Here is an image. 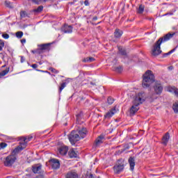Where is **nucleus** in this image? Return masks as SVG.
<instances>
[{
	"label": "nucleus",
	"instance_id": "obj_1",
	"mask_svg": "<svg viewBox=\"0 0 178 178\" xmlns=\"http://www.w3.org/2000/svg\"><path fill=\"white\" fill-rule=\"evenodd\" d=\"M145 102V93L139 92L135 95L130 108L129 113L131 116H134L140 110V105Z\"/></svg>",
	"mask_w": 178,
	"mask_h": 178
},
{
	"label": "nucleus",
	"instance_id": "obj_2",
	"mask_svg": "<svg viewBox=\"0 0 178 178\" xmlns=\"http://www.w3.org/2000/svg\"><path fill=\"white\" fill-rule=\"evenodd\" d=\"M87 128H81L77 131H72L71 134L68 136L70 143L72 145H74L77 141H80L81 138H85L87 136Z\"/></svg>",
	"mask_w": 178,
	"mask_h": 178
},
{
	"label": "nucleus",
	"instance_id": "obj_3",
	"mask_svg": "<svg viewBox=\"0 0 178 178\" xmlns=\"http://www.w3.org/2000/svg\"><path fill=\"white\" fill-rule=\"evenodd\" d=\"M155 81V76L152 73V71L147 70L145 74L143 75V80L142 83V86L143 88H148L152 83Z\"/></svg>",
	"mask_w": 178,
	"mask_h": 178
},
{
	"label": "nucleus",
	"instance_id": "obj_4",
	"mask_svg": "<svg viewBox=\"0 0 178 178\" xmlns=\"http://www.w3.org/2000/svg\"><path fill=\"white\" fill-rule=\"evenodd\" d=\"M32 139H33V136H31L21 137L19 138L20 140L19 145L13 150V154H17V152H20V151H22V149H24V148L27 147V143H29V141H31Z\"/></svg>",
	"mask_w": 178,
	"mask_h": 178
},
{
	"label": "nucleus",
	"instance_id": "obj_5",
	"mask_svg": "<svg viewBox=\"0 0 178 178\" xmlns=\"http://www.w3.org/2000/svg\"><path fill=\"white\" fill-rule=\"evenodd\" d=\"M38 49L35 50H33V54H38V55H41V54H44V52H47V51H49L51 49V44H39Z\"/></svg>",
	"mask_w": 178,
	"mask_h": 178
},
{
	"label": "nucleus",
	"instance_id": "obj_6",
	"mask_svg": "<svg viewBox=\"0 0 178 178\" xmlns=\"http://www.w3.org/2000/svg\"><path fill=\"white\" fill-rule=\"evenodd\" d=\"M163 41V38H160L154 44V48L152 51V54L154 56H157V55H160L162 53L161 50V44Z\"/></svg>",
	"mask_w": 178,
	"mask_h": 178
},
{
	"label": "nucleus",
	"instance_id": "obj_7",
	"mask_svg": "<svg viewBox=\"0 0 178 178\" xmlns=\"http://www.w3.org/2000/svg\"><path fill=\"white\" fill-rule=\"evenodd\" d=\"M15 161H16V156L15 155H10L6 158L4 165L5 166H12L15 163Z\"/></svg>",
	"mask_w": 178,
	"mask_h": 178
},
{
	"label": "nucleus",
	"instance_id": "obj_8",
	"mask_svg": "<svg viewBox=\"0 0 178 178\" xmlns=\"http://www.w3.org/2000/svg\"><path fill=\"white\" fill-rule=\"evenodd\" d=\"M154 92L157 94V95H159L162 94V91H163V86H162L161 82H155L154 86Z\"/></svg>",
	"mask_w": 178,
	"mask_h": 178
},
{
	"label": "nucleus",
	"instance_id": "obj_9",
	"mask_svg": "<svg viewBox=\"0 0 178 178\" xmlns=\"http://www.w3.org/2000/svg\"><path fill=\"white\" fill-rule=\"evenodd\" d=\"M123 169H124V164L123 163H117L113 167L114 173H115V175H119V173L123 172Z\"/></svg>",
	"mask_w": 178,
	"mask_h": 178
},
{
	"label": "nucleus",
	"instance_id": "obj_10",
	"mask_svg": "<svg viewBox=\"0 0 178 178\" xmlns=\"http://www.w3.org/2000/svg\"><path fill=\"white\" fill-rule=\"evenodd\" d=\"M50 163L53 169H59V168H60V163H59V160L56 159H52L50 161Z\"/></svg>",
	"mask_w": 178,
	"mask_h": 178
},
{
	"label": "nucleus",
	"instance_id": "obj_11",
	"mask_svg": "<svg viewBox=\"0 0 178 178\" xmlns=\"http://www.w3.org/2000/svg\"><path fill=\"white\" fill-rule=\"evenodd\" d=\"M116 113V107H113L109 111H108L104 115L105 119H111L113 115Z\"/></svg>",
	"mask_w": 178,
	"mask_h": 178
},
{
	"label": "nucleus",
	"instance_id": "obj_12",
	"mask_svg": "<svg viewBox=\"0 0 178 178\" xmlns=\"http://www.w3.org/2000/svg\"><path fill=\"white\" fill-rule=\"evenodd\" d=\"M175 35H176V33H175V32L168 33L165 35H164L163 38H163L162 42H166V41H169V40H170V38H173V36H175Z\"/></svg>",
	"mask_w": 178,
	"mask_h": 178
},
{
	"label": "nucleus",
	"instance_id": "obj_13",
	"mask_svg": "<svg viewBox=\"0 0 178 178\" xmlns=\"http://www.w3.org/2000/svg\"><path fill=\"white\" fill-rule=\"evenodd\" d=\"M61 31H63V33H72L73 27L70 25H64L61 28Z\"/></svg>",
	"mask_w": 178,
	"mask_h": 178
},
{
	"label": "nucleus",
	"instance_id": "obj_14",
	"mask_svg": "<svg viewBox=\"0 0 178 178\" xmlns=\"http://www.w3.org/2000/svg\"><path fill=\"white\" fill-rule=\"evenodd\" d=\"M170 138V134L169 132H167L162 138V144L163 145H168V143H169V139Z\"/></svg>",
	"mask_w": 178,
	"mask_h": 178
},
{
	"label": "nucleus",
	"instance_id": "obj_15",
	"mask_svg": "<svg viewBox=\"0 0 178 178\" xmlns=\"http://www.w3.org/2000/svg\"><path fill=\"white\" fill-rule=\"evenodd\" d=\"M67 151H69V147L67 146H61L58 149V152L60 155H66L67 154Z\"/></svg>",
	"mask_w": 178,
	"mask_h": 178
},
{
	"label": "nucleus",
	"instance_id": "obj_16",
	"mask_svg": "<svg viewBox=\"0 0 178 178\" xmlns=\"http://www.w3.org/2000/svg\"><path fill=\"white\" fill-rule=\"evenodd\" d=\"M65 178H79V175L75 171H70L67 173Z\"/></svg>",
	"mask_w": 178,
	"mask_h": 178
},
{
	"label": "nucleus",
	"instance_id": "obj_17",
	"mask_svg": "<svg viewBox=\"0 0 178 178\" xmlns=\"http://www.w3.org/2000/svg\"><path fill=\"white\" fill-rule=\"evenodd\" d=\"M128 162L129 163L131 170H134V166H136V160L134 157H129Z\"/></svg>",
	"mask_w": 178,
	"mask_h": 178
},
{
	"label": "nucleus",
	"instance_id": "obj_18",
	"mask_svg": "<svg viewBox=\"0 0 178 178\" xmlns=\"http://www.w3.org/2000/svg\"><path fill=\"white\" fill-rule=\"evenodd\" d=\"M41 169H42L41 165H38V164L33 165L32 168V170L33 173H41Z\"/></svg>",
	"mask_w": 178,
	"mask_h": 178
},
{
	"label": "nucleus",
	"instance_id": "obj_19",
	"mask_svg": "<svg viewBox=\"0 0 178 178\" xmlns=\"http://www.w3.org/2000/svg\"><path fill=\"white\" fill-rule=\"evenodd\" d=\"M68 155L70 158H77V152L74 149H71L68 152Z\"/></svg>",
	"mask_w": 178,
	"mask_h": 178
},
{
	"label": "nucleus",
	"instance_id": "obj_20",
	"mask_svg": "<svg viewBox=\"0 0 178 178\" xmlns=\"http://www.w3.org/2000/svg\"><path fill=\"white\" fill-rule=\"evenodd\" d=\"M123 35V31H120V29H115V31L114 33V35L115 38H120L122 35Z\"/></svg>",
	"mask_w": 178,
	"mask_h": 178
},
{
	"label": "nucleus",
	"instance_id": "obj_21",
	"mask_svg": "<svg viewBox=\"0 0 178 178\" xmlns=\"http://www.w3.org/2000/svg\"><path fill=\"white\" fill-rule=\"evenodd\" d=\"M95 60V58L92 57H87L86 58H83L82 60V62L87 63H91V62H94Z\"/></svg>",
	"mask_w": 178,
	"mask_h": 178
},
{
	"label": "nucleus",
	"instance_id": "obj_22",
	"mask_svg": "<svg viewBox=\"0 0 178 178\" xmlns=\"http://www.w3.org/2000/svg\"><path fill=\"white\" fill-rule=\"evenodd\" d=\"M144 9H145V6L144 5H140L137 10V13L142 15L144 13Z\"/></svg>",
	"mask_w": 178,
	"mask_h": 178
},
{
	"label": "nucleus",
	"instance_id": "obj_23",
	"mask_svg": "<svg viewBox=\"0 0 178 178\" xmlns=\"http://www.w3.org/2000/svg\"><path fill=\"white\" fill-rule=\"evenodd\" d=\"M104 138V136H99L95 140L96 145H99L102 144V139Z\"/></svg>",
	"mask_w": 178,
	"mask_h": 178
},
{
	"label": "nucleus",
	"instance_id": "obj_24",
	"mask_svg": "<svg viewBox=\"0 0 178 178\" xmlns=\"http://www.w3.org/2000/svg\"><path fill=\"white\" fill-rule=\"evenodd\" d=\"M43 9H44V7L42 6H40L39 7H38V8L34 9L33 12H35V13H41Z\"/></svg>",
	"mask_w": 178,
	"mask_h": 178
},
{
	"label": "nucleus",
	"instance_id": "obj_25",
	"mask_svg": "<svg viewBox=\"0 0 178 178\" xmlns=\"http://www.w3.org/2000/svg\"><path fill=\"white\" fill-rule=\"evenodd\" d=\"M9 73V67L6 68L5 70H3L0 72V76L3 77V76H6L7 74Z\"/></svg>",
	"mask_w": 178,
	"mask_h": 178
},
{
	"label": "nucleus",
	"instance_id": "obj_26",
	"mask_svg": "<svg viewBox=\"0 0 178 178\" xmlns=\"http://www.w3.org/2000/svg\"><path fill=\"white\" fill-rule=\"evenodd\" d=\"M175 113H178V102H175L172 106Z\"/></svg>",
	"mask_w": 178,
	"mask_h": 178
},
{
	"label": "nucleus",
	"instance_id": "obj_27",
	"mask_svg": "<svg viewBox=\"0 0 178 178\" xmlns=\"http://www.w3.org/2000/svg\"><path fill=\"white\" fill-rule=\"evenodd\" d=\"M113 70L115 72H116L117 73H122V72L123 70V67L122 66H119V67L114 68Z\"/></svg>",
	"mask_w": 178,
	"mask_h": 178
},
{
	"label": "nucleus",
	"instance_id": "obj_28",
	"mask_svg": "<svg viewBox=\"0 0 178 178\" xmlns=\"http://www.w3.org/2000/svg\"><path fill=\"white\" fill-rule=\"evenodd\" d=\"M118 49L121 55H124V56L127 55L126 50L124 49H123L122 47H119Z\"/></svg>",
	"mask_w": 178,
	"mask_h": 178
},
{
	"label": "nucleus",
	"instance_id": "obj_29",
	"mask_svg": "<svg viewBox=\"0 0 178 178\" xmlns=\"http://www.w3.org/2000/svg\"><path fill=\"white\" fill-rule=\"evenodd\" d=\"M5 5L7 8H13V5H12V3H10V1H6Z\"/></svg>",
	"mask_w": 178,
	"mask_h": 178
},
{
	"label": "nucleus",
	"instance_id": "obj_30",
	"mask_svg": "<svg viewBox=\"0 0 178 178\" xmlns=\"http://www.w3.org/2000/svg\"><path fill=\"white\" fill-rule=\"evenodd\" d=\"M107 102H108V104H109V105H112V104H113V102H115V99H113V98L109 97L107 99Z\"/></svg>",
	"mask_w": 178,
	"mask_h": 178
},
{
	"label": "nucleus",
	"instance_id": "obj_31",
	"mask_svg": "<svg viewBox=\"0 0 178 178\" xmlns=\"http://www.w3.org/2000/svg\"><path fill=\"white\" fill-rule=\"evenodd\" d=\"M49 70H50V72H51L52 73H54L55 74H58V73H59V70H57L54 67H50Z\"/></svg>",
	"mask_w": 178,
	"mask_h": 178
},
{
	"label": "nucleus",
	"instance_id": "obj_32",
	"mask_svg": "<svg viewBox=\"0 0 178 178\" xmlns=\"http://www.w3.org/2000/svg\"><path fill=\"white\" fill-rule=\"evenodd\" d=\"M65 87H66V82H63V83H61L59 88V92H62V90H63V88H65Z\"/></svg>",
	"mask_w": 178,
	"mask_h": 178
},
{
	"label": "nucleus",
	"instance_id": "obj_33",
	"mask_svg": "<svg viewBox=\"0 0 178 178\" xmlns=\"http://www.w3.org/2000/svg\"><path fill=\"white\" fill-rule=\"evenodd\" d=\"M168 91H169L170 92H172V91H174L175 95H176L177 97H178V89H176V88H174L169 89Z\"/></svg>",
	"mask_w": 178,
	"mask_h": 178
},
{
	"label": "nucleus",
	"instance_id": "obj_34",
	"mask_svg": "<svg viewBox=\"0 0 178 178\" xmlns=\"http://www.w3.org/2000/svg\"><path fill=\"white\" fill-rule=\"evenodd\" d=\"M17 38H22L23 37V32L22 31H18L15 34Z\"/></svg>",
	"mask_w": 178,
	"mask_h": 178
},
{
	"label": "nucleus",
	"instance_id": "obj_35",
	"mask_svg": "<svg viewBox=\"0 0 178 178\" xmlns=\"http://www.w3.org/2000/svg\"><path fill=\"white\" fill-rule=\"evenodd\" d=\"M3 47H5V42H3L2 40H0V51L3 49Z\"/></svg>",
	"mask_w": 178,
	"mask_h": 178
},
{
	"label": "nucleus",
	"instance_id": "obj_36",
	"mask_svg": "<svg viewBox=\"0 0 178 178\" xmlns=\"http://www.w3.org/2000/svg\"><path fill=\"white\" fill-rule=\"evenodd\" d=\"M176 51V49H173L171 51H170L168 53H166L164 54V56H168V55H170V54H173Z\"/></svg>",
	"mask_w": 178,
	"mask_h": 178
},
{
	"label": "nucleus",
	"instance_id": "obj_37",
	"mask_svg": "<svg viewBox=\"0 0 178 178\" xmlns=\"http://www.w3.org/2000/svg\"><path fill=\"white\" fill-rule=\"evenodd\" d=\"M2 37H3V38H4L5 40H8V38H9V34H8V33H3V34L2 35Z\"/></svg>",
	"mask_w": 178,
	"mask_h": 178
},
{
	"label": "nucleus",
	"instance_id": "obj_38",
	"mask_svg": "<svg viewBox=\"0 0 178 178\" xmlns=\"http://www.w3.org/2000/svg\"><path fill=\"white\" fill-rule=\"evenodd\" d=\"M7 146H8V145L6 143H1L0 144L1 148H6V147H7Z\"/></svg>",
	"mask_w": 178,
	"mask_h": 178
},
{
	"label": "nucleus",
	"instance_id": "obj_39",
	"mask_svg": "<svg viewBox=\"0 0 178 178\" xmlns=\"http://www.w3.org/2000/svg\"><path fill=\"white\" fill-rule=\"evenodd\" d=\"M20 16H21V17H26V12L25 11H21Z\"/></svg>",
	"mask_w": 178,
	"mask_h": 178
},
{
	"label": "nucleus",
	"instance_id": "obj_40",
	"mask_svg": "<svg viewBox=\"0 0 178 178\" xmlns=\"http://www.w3.org/2000/svg\"><path fill=\"white\" fill-rule=\"evenodd\" d=\"M29 1H31V2H33V3H40V2H41V0H29Z\"/></svg>",
	"mask_w": 178,
	"mask_h": 178
},
{
	"label": "nucleus",
	"instance_id": "obj_41",
	"mask_svg": "<svg viewBox=\"0 0 178 178\" xmlns=\"http://www.w3.org/2000/svg\"><path fill=\"white\" fill-rule=\"evenodd\" d=\"M84 5H85L86 6H90V2H88V0H86V1H84Z\"/></svg>",
	"mask_w": 178,
	"mask_h": 178
},
{
	"label": "nucleus",
	"instance_id": "obj_42",
	"mask_svg": "<svg viewBox=\"0 0 178 178\" xmlns=\"http://www.w3.org/2000/svg\"><path fill=\"white\" fill-rule=\"evenodd\" d=\"M31 67H33V69H37L38 67V65L37 64H33L31 65Z\"/></svg>",
	"mask_w": 178,
	"mask_h": 178
},
{
	"label": "nucleus",
	"instance_id": "obj_43",
	"mask_svg": "<svg viewBox=\"0 0 178 178\" xmlns=\"http://www.w3.org/2000/svg\"><path fill=\"white\" fill-rule=\"evenodd\" d=\"M24 60H26V59L24 58V57L21 56V63H23V62H24Z\"/></svg>",
	"mask_w": 178,
	"mask_h": 178
},
{
	"label": "nucleus",
	"instance_id": "obj_44",
	"mask_svg": "<svg viewBox=\"0 0 178 178\" xmlns=\"http://www.w3.org/2000/svg\"><path fill=\"white\" fill-rule=\"evenodd\" d=\"M21 42L22 44H26V39H22Z\"/></svg>",
	"mask_w": 178,
	"mask_h": 178
},
{
	"label": "nucleus",
	"instance_id": "obj_45",
	"mask_svg": "<svg viewBox=\"0 0 178 178\" xmlns=\"http://www.w3.org/2000/svg\"><path fill=\"white\" fill-rule=\"evenodd\" d=\"M168 69H169V70H173V67L170 66V67H168Z\"/></svg>",
	"mask_w": 178,
	"mask_h": 178
},
{
	"label": "nucleus",
	"instance_id": "obj_46",
	"mask_svg": "<svg viewBox=\"0 0 178 178\" xmlns=\"http://www.w3.org/2000/svg\"><path fill=\"white\" fill-rule=\"evenodd\" d=\"M93 20H95H95H98V17H93Z\"/></svg>",
	"mask_w": 178,
	"mask_h": 178
},
{
	"label": "nucleus",
	"instance_id": "obj_47",
	"mask_svg": "<svg viewBox=\"0 0 178 178\" xmlns=\"http://www.w3.org/2000/svg\"><path fill=\"white\" fill-rule=\"evenodd\" d=\"M41 1H43V2H47V1H49V0H40V2H41Z\"/></svg>",
	"mask_w": 178,
	"mask_h": 178
},
{
	"label": "nucleus",
	"instance_id": "obj_48",
	"mask_svg": "<svg viewBox=\"0 0 178 178\" xmlns=\"http://www.w3.org/2000/svg\"><path fill=\"white\" fill-rule=\"evenodd\" d=\"M89 178H92V174H90Z\"/></svg>",
	"mask_w": 178,
	"mask_h": 178
},
{
	"label": "nucleus",
	"instance_id": "obj_49",
	"mask_svg": "<svg viewBox=\"0 0 178 178\" xmlns=\"http://www.w3.org/2000/svg\"><path fill=\"white\" fill-rule=\"evenodd\" d=\"M37 70V72H44V71L40 70Z\"/></svg>",
	"mask_w": 178,
	"mask_h": 178
},
{
	"label": "nucleus",
	"instance_id": "obj_50",
	"mask_svg": "<svg viewBox=\"0 0 178 178\" xmlns=\"http://www.w3.org/2000/svg\"><path fill=\"white\" fill-rule=\"evenodd\" d=\"M39 65H42V62H39Z\"/></svg>",
	"mask_w": 178,
	"mask_h": 178
},
{
	"label": "nucleus",
	"instance_id": "obj_51",
	"mask_svg": "<svg viewBox=\"0 0 178 178\" xmlns=\"http://www.w3.org/2000/svg\"><path fill=\"white\" fill-rule=\"evenodd\" d=\"M46 73H48L49 74H51V73H50V72H48V71H46Z\"/></svg>",
	"mask_w": 178,
	"mask_h": 178
},
{
	"label": "nucleus",
	"instance_id": "obj_52",
	"mask_svg": "<svg viewBox=\"0 0 178 178\" xmlns=\"http://www.w3.org/2000/svg\"><path fill=\"white\" fill-rule=\"evenodd\" d=\"M90 84H92V86H94V83H90Z\"/></svg>",
	"mask_w": 178,
	"mask_h": 178
},
{
	"label": "nucleus",
	"instance_id": "obj_53",
	"mask_svg": "<svg viewBox=\"0 0 178 178\" xmlns=\"http://www.w3.org/2000/svg\"><path fill=\"white\" fill-rule=\"evenodd\" d=\"M168 13L165 15V16H167Z\"/></svg>",
	"mask_w": 178,
	"mask_h": 178
}]
</instances>
